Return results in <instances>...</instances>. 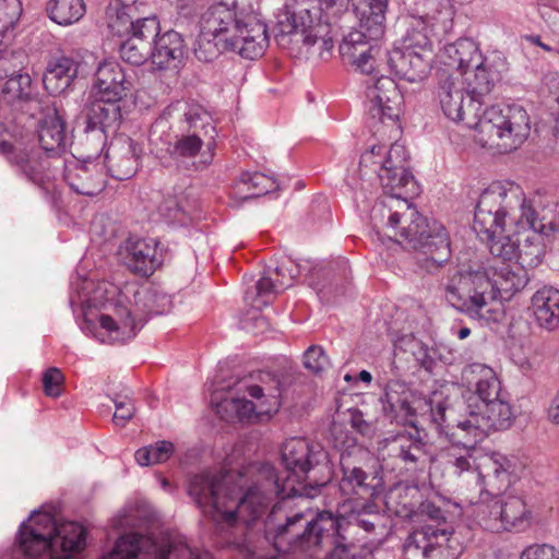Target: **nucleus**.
<instances>
[{
	"mask_svg": "<svg viewBox=\"0 0 559 559\" xmlns=\"http://www.w3.org/2000/svg\"><path fill=\"white\" fill-rule=\"evenodd\" d=\"M325 459L319 444L292 438L282 447L286 476L267 463L241 471H204L191 477L188 493L202 512L222 526L249 527L259 521L275 496H281L264 521L265 538L277 550L317 558L328 548L344 545L342 518L331 510L300 508L297 497L314 498L326 481H307Z\"/></svg>",
	"mask_w": 559,
	"mask_h": 559,
	"instance_id": "obj_1",
	"label": "nucleus"
},
{
	"mask_svg": "<svg viewBox=\"0 0 559 559\" xmlns=\"http://www.w3.org/2000/svg\"><path fill=\"white\" fill-rule=\"evenodd\" d=\"M546 235L527 230L520 238L514 257H493L501 265L469 266L451 273L444 284L445 299L455 309L481 324L502 320L503 306L498 299L510 298L530 282V269L542 264Z\"/></svg>",
	"mask_w": 559,
	"mask_h": 559,
	"instance_id": "obj_2",
	"label": "nucleus"
},
{
	"mask_svg": "<svg viewBox=\"0 0 559 559\" xmlns=\"http://www.w3.org/2000/svg\"><path fill=\"white\" fill-rule=\"evenodd\" d=\"M386 195L370 211V223L378 240L384 237L421 251L424 266L432 272L451 257L450 240L443 225L418 213L408 198L416 193V182L409 169L380 170L378 176Z\"/></svg>",
	"mask_w": 559,
	"mask_h": 559,
	"instance_id": "obj_3",
	"label": "nucleus"
},
{
	"mask_svg": "<svg viewBox=\"0 0 559 559\" xmlns=\"http://www.w3.org/2000/svg\"><path fill=\"white\" fill-rule=\"evenodd\" d=\"M558 228L557 207L537 211L513 182H492L480 193L475 207L473 229L492 257H514V249L527 230L551 236Z\"/></svg>",
	"mask_w": 559,
	"mask_h": 559,
	"instance_id": "obj_4",
	"label": "nucleus"
},
{
	"mask_svg": "<svg viewBox=\"0 0 559 559\" xmlns=\"http://www.w3.org/2000/svg\"><path fill=\"white\" fill-rule=\"evenodd\" d=\"M438 97L443 114L475 129L476 140L484 147L509 153L518 150L531 133V119L524 107L493 105L481 111L484 102L464 90L459 78L448 75L441 80Z\"/></svg>",
	"mask_w": 559,
	"mask_h": 559,
	"instance_id": "obj_5",
	"label": "nucleus"
},
{
	"mask_svg": "<svg viewBox=\"0 0 559 559\" xmlns=\"http://www.w3.org/2000/svg\"><path fill=\"white\" fill-rule=\"evenodd\" d=\"M200 36L195 56L211 61L218 52V44L246 59L263 56L269 46L266 25L250 5L240 7L237 0H221L210 5L200 16Z\"/></svg>",
	"mask_w": 559,
	"mask_h": 559,
	"instance_id": "obj_6",
	"label": "nucleus"
},
{
	"mask_svg": "<svg viewBox=\"0 0 559 559\" xmlns=\"http://www.w3.org/2000/svg\"><path fill=\"white\" fill-rule=\"evenodd\" d=\"M293 381L294 376L289 372L260 371L233 384L216 386L211 394V404L226 421L261 420L277 412Z\"/></svg>",
	"mask_w": 559,
	"mask_h": 559,
	"instance_id": "obj_7",
	"label": "nucleus"
},
{
	"mask_svg": "<svg viewBox=\"0 0 559 559\" xmlns=\"http://www.w3.org/2000/svg\"><path fill=\"white\" fill-rule=\"evenodd\" d=\"M349 15V0H287L277 16L275 37L281 41L293 35L305 45H320L323 57L334 46L341 21Z\"/></svg>",
	"mask_w": 559,
	"mask_h": 559,
	"instance_id": "obj_8",
	"label": "nucleus"
},
{
	"mask_svg": "<svg viewBox=\"0 0 559 559\" xmlns=\"http://www.w3.org/2000/svg\"><path fill=\"white\" fill-rule=\"evenodd\" d=\"M85 546V531L75 522L57 524L48 512L34 511L20 525L15 544L1 559H70Z\"/></svg>",
	"mask_w": 559,
	"mask_h": 559,
	"instance_id": "obj_9",
	"label": "nucleus"
},
{
	"mask_svg": "<svg viewBox=\"0 0 559 559\" xmlns=\"http://www.w3.org/2000/svg\"><path fill=\"white\" fill-rule=\"evenodd\" d=\"M424 404L429 407L431 421L440 433L457 440L467 437L471 442H480L492 431L510 428L514 418L507 396L485 404L444 401L433 405L432 400Z\"/></svg>",
	"mask_w": 559,
	"mask_h": 559,
	"instance_id": "obj_10",
	"label": "nucleus"
},
{
	"mask_svg": "<svg viewBox=\"0 0 559 559\" xmlns=\"http://www.w3.org/2000/svg\"><path fill=\"white\" fill-rule=\"evenodd\" d=\"M358 29L346 35L340 52L354 63L361 73H371L380 53L378 40L385 32V14L389 0H353Z\"/></svg>",
	"mask_w": 559,
	"mask_h": 559,
	"instance_id": "obj_11",
	"label": "nucleus"
},
{
	"mask_svg": "<svg viewBox=\"0 0 559 559\" xmlns=\"http://www.w3.org/2000/svg\"><path fill=\"white\" fill-rule=\"evenodd\" d=\"M516 462L501 453H491L487 456L478 474L483 479L485 490L480 492V500L473 506L472 516L477 525L491 533L503 532L502 526V498L516 477Z\"/></svg>",
	"mask_w": 559,
	"mask_h": 559,
	"instance_id": "obj_12",
	"label": "nucleus"
},
{
	"mask_svg": "<svg viewBox=\"0 0 559 559\" xmlns=\"http://www.w3.org/2000/svg\"><path fill=\"white\" fill-rule=\"evenodd\" d=\"M134 301V310L118 302L111 313L99 316L95 336L102 343H124L133 338L144 325V314H163L171 305L170 297L156 289L138 290Z\"/></svg>",
	"mask_w": 559,
	"mask_h": 559,
	"instance_id": "obj_13",
	"label": "nucleus"
},
{
	"mask_svg": "<svg viewBox=\"0 0 559 559\" xmlns=\"http://www.w3.org/2000/svg\"><path fill=\"white\" fill-rule=\"evenodd\" d=\"M425 511L431 522L407 535L403 544V559H459L465 548L461 533L444 521L441 509L428 503Z\"/></svg>",
	"mask_w": 559,
	"mask_h": 559,
	"instance_id": "obj_14",
	"label": "nucleus"
},
{
	"mask_svg": "<svg viewBox=\"0 0 559 559\" xmlns=\"http://www.w3.org/2000/svg\"><path fill=\"white\" fill-rule=\"evenodd\" d=\"M403 3L408 27L401 46L433 58L431 35L451 32L453 5L449 0H403Z\"/></svg>",
	"mask_w": 559,
	"mask_h": 559,
	"instance_id": "obj_15",
	"label": "nucleus"
},
{
	"mask_svg": "<svg viewBox=\"0 0 559 559\" xmlns=\"http://www.w3.org/2000/svg\"><path fill=\"white\" fill-rule=\"evenodd\" d=\"M185 119L190 129L194 130V133L189 135H181L174 143L170 141L169 134L164 141L163 134L168 124L165 120H156L150 131V143L156 148V155L160 157V153L166 151L169 156L178 164L188 167L190 162L199 154L202 147L201 136L197 133L199 128L205 129L211 126V117L209 114L199 106H190L185 111Z\"/></svg>",
	"mask_w": 559,
	"mask_h": 559,
	"instance_id": "obj_16",
	"label": "nucleus"
},
{
	"mask_svg": "<svg viewBox=\"0 0 559 559\" xmlns=\"http://www.w3.org/2000/svg\"><path fill=\"white\" fill-rule=\"evenodd\" d=\"M404 97L397 84L389 76H381L366 88V111L373 134H385L386 129L400 133L397 121Z\"/></svg>",
	"mask_w": 559,
	"mask_h": 559,
	"instance_id": "obj_17",
	"label": "nucleus"
},
{
	"mask_svg": "<svg viewBox=\"0 0 559 559\" xmlns=\"http://www.w3.org/2000/svg\"><path fill=\"white\" fill-rule=\"evenodd\" d=\"M186 555L192 554L185 544L158 545L151 537L133 533L120 537L104 559H177Z\"/></svg>",
	"mask_w": 559,
	"mask_h": 559,
	"instance_id": "obj_18",
	"label": "nucleus"
},
{
	"mask_svg": "<svg viewBox=\"0 0 559 559\" xmlns=\"http://www.w3.org/2000/svg\"><path fill=\"white\" fill-rule=\"evenodd\" d=\"M383 57L385 58V62L391 72L408 82H418L424 80L431 69V62L433 59L402 46L394 47L385 53L380 49V53L376 58L374 70L370 74L379 70L382 61L384 60Z\"/></svg>",
	"mask_w": 559,
	"mask_h": 559,
	"instance_id": "obj_19",
	"label": "nucleus"
},
{
	"mask_svg": "<svg viewBox=\"0 0 559 559\" xmlns=\"http://www.w3.org/2000/svg\"><path fill=\"white\" fill-rule=\"evenodd\" d=\"M63 179L73 192L87 197L98 194L106 185L104 167L95 160H67Z\"/></svg>",
	"mask_w": 559,
	"mask_h": 559,
	"instance_id": "obj_20",
	"label": "nucleus"
},
{
	"mask_svg": "<svg viewBox=\"0 0 559 559\" xmlns=\"http://www.w3.org/2000/svg\"><path fill=\"white\" fill-rule=\"evenodd\" d=\"M141 146L127 135L115 138L106 152L107 168L112 178L127 180L139 169Z\"/></svg>",
	"mask_w": 559,
	"mask_h": 559,
	"instance_id": "obj_21",
	"label": "nucleus"
},
{
	"mask_svg": "<svg viewBox=\"0 0 559 559\" xmlns=\"http://www.w3.org/2000/svg\"><path fill=\"white\" fill-rule=\"evenodd\" d=\"M463 378L473 388V394L465 403L485 404L506 397L497 372L487 365L474 362L466 366Z\"/></svg>",
	"mask_w": 559,
	"mask_h": 559,
	"instance_id": "obj_22",
	"label": "nucleus"
},
{
	"mask_svg": "<svg viewBox=\"0 0 559 559\" xmlns=\"http://www.w3.org/2000/svg\"><path fill=\"white\" fill-rule=\"evenodd\" d=\"M427 445L409 432H399L382 441L380 449L383 459L385 456L396 459L408 468L424 465L428 461Z\"/></svg>",
	"mask_w": 559,
	"mask_h": 559,
	"instance_id": "obj_23",
	"label": "nucleus"
},
{
	"mask_svg": "<svg viewBox=\"0 0 559 559\" xmlns=\"http://www.w3.org/2000/svg\"><path fill=\"white\" fill-rule=\"evenodd\" d=\"M419 403L421 400L417 399L405 383L391 381L386 385L383 411L391 420L414 425Z\"/></svg>",
	"mask_w": 559,
	"mask_h": 559,
	"instance_id": "obj_24",
	"label": "nucleus"
},
{
	"mask_svg": "<svg viewBox=\"0 0 559 559\" xmlns=\"http://www.w3.org/2000/svg\"><path fill=\"white\" fill-rule=\"evenodd\" d=\"M121 100L105 99L98 97L88 107L86 115V131L107 138L108 133H115L121 122Z\"/></svg>",
	"mask_w": 559,
	"mask_h": 559,
	"instance_id": "obj_25",
	"label": "nucleus"
},
{
	"mask_svg": "<svg viewBox=\"0 0 559 559\" xmlns=\"http://www.w3.org/2000/svg\"><path fill=\"white\" fill-rule=\"evenodd\" d=\"M131 87L132 82L117 61L105 60L98 66L94 83L98 97L122 100Z\"/></svg>",
	"mask_w": 559,
	"mask_h": 559,
	"instance_id": "obj_26",
	"label": "nucleus"
},
{
	"mask_svg": "<svg viewBox=\"0 0 559 559\" xmlns=\"http://www.w3.org/2000/svg\"><path fill=\"white\" fill-rule=\"evenodd\" d=\"M450 441H452L453 445L444 450L441 454V457L444 461L447 467L455 475L462 476L464 473L475 475V478L483 484L481 477L478 476L481 465L487 457L485 455L479 464H476V459L474 456L475 453V444L477 442L468 441L467 437L462 438L461 440L451 438L450 436H445ZM491 454H488L490 456Z\"/></svg>",
	"mask_w": 559,
	"mask_h": 559,
	"instance_id": "obj_27",
	"label": "nucleus"
},
{
	"mask_svg": "<svg viewBox=\"0 0 559 559\" xmlns=\"http://www.w3.org/2000/svg\"><path fill=\"white\" fill-rule=\"evenodd\" d=\"M186 55L182 36L176 31L159 34L152 45L151 62L158 70H178Z\"/></svg>",
	"mask_w": 559,
	"mask_h": 559,
	"instance_id": "obj_28",
	"label": "nucleus"
},
{
	"mask_svg": "<svg viewBox=\"0 0 559 559\" xmlns=\"http://www.w3.org/2000/svg\"><path fill=\"white\" fill-rule=\"evenodd\" d=\"M126 266L141 276H150L160 264L154 239H128L124 247Z\"/></svg>",
	"mask_w": 559,
	"mask_h": 559,
	"instance_id": "obj_29",
	"label": "nucleus"
},
{
	"mask_svg": "<svg viewBox=\"0 0 559 559\" xmlns=\"http://www.w3.org/2000/svg\"><path fill=\"white\" fill-rule=\"evenodd\" d=\"M38 142L40 147L53 154H60L69 143L66 122L56 108H48L38 121Z\"/></svg>",
	"mask_w": 559,
	"mask_h": 559,
	"instance_id": "obj_30",
	"label": "nucleus"
},
{
	"mask_svg": "<svg viewBox=\"0 0 559 559\" xmlns=\"http://www.w3.org/2000/svg\"><path fill=\"white\" fill-rule=\"evenodd\" d=\"M298 275V267L293 263H289V265L283 263L273 270L269 269L265 271L263 276L255 284L258 305L253 306L260 308L261 306L267 305L273 295L292 286L294 278Z\"/></svg>",
	"mask_w": 559,
	"mask_h": 559,
	"instance_id": "obj_31",
	"label": "nucleus"
},
{
	"mask_svg": "<svg viewBox=\"0 0 559 559\" xmlns=\"http://www.w3.org/2000/svg\"><path fill=\"white\" fill-rule=\"evenodd\" d=\"M537 324L547 331L559 328V290L545 286L532 297L531 304Z\"/></svg>",
	"mask_w": 559,
	"mask_h": 559,
	"instance_id": "obj_32",
	"label": "nucleus"
},
{
	"mask_svg": "<svg viewBox=\"0 0 559 559\" xmlns=\"http://www.w3.org/2000/svg\"><path fill=\"white\" fill-rule=\"evenodd\" d=\"M440 57L445 66L455 68L461 74L474 68L475 64H479L484 59L477 44L469 38H461L455 43L447 44Z\"/></svg>",
	"mask_w": 559,
	"mask_h": 559,
	"instance_id": "obj_33",
	"label": "nucleus"
},
{
	"mask_svg": "<svg viewBox=\"0 0 559 559\" xmlns=\"http://www.w3.org/2000/svg\"><path fill=\"white\" fill-rule=\"evenodd\" d=\"M78 75V63L69 57H59L49 61L43 76V84L51 95L64 93Z\"/></svg>",
	"mask_w": 559,
	"mask_h": 559,
	"instance_id": "obj_34",
	"label": "nucleus"
},
{
	"mask_svg": "<svg viewBox=\"0 0 559 559\" xmlns=\"http://www.w3.org/2000/svg\"><path fill=\"white\" fill-rule=\"evenodd\" d=\"M151 0H114L106 9V21L110 32H121L130 26V19L147 13Z\"/></svg>",
	"mask_w": 559,
	"mask_h": 559,
	"instance_id": "obj_35",
	"label": "nucleus"
},
{
	"mask_svg": "<svg viewBox=\"0 0 559 559\" xmlns=\"http://www.w3.org/2000/svg\"><path fill=\"white\" fill-rule=\"evenodd\" d=\"M418 496L417 486L407 483L395 484L385 492V509L399 518H411L418 504Z\"/></svg>",
	"mask_w": 559,
	"mask_h": 559,
	"instance_id": "obj_36",
	"label": "nucleus"
},
{
	"mask_svg": "<svg viewBox=\"0 0 559 559\" xmlns=\"http://www.w3.org/2000/svg\"><path fill=\"white\" fill-rule=\"evenodd\" d=\"M501 522L503 532H524L532 525L533 513L523 498L509 496L502 499Z\"/></svg>",
	"mask_w": 559,
	"mask_h": 559,
	"instance_id": "obj_37",
	"label": "nucleus"
},
{
	"mask_svg": "<svg viewBox=\"0 0 559 559\" xmlns=\"http://www.w3.org/2000/svg\"><path fill=\"white\" fill-rule=\"evenodd\" d=\"M342 477L338 483V490L344 497L357 496L362 499L374 495V487L369 484V475L360 467L347 466L343 461Z\"/></svg>",
	"mask_w": 559,
	"mask_h": 559,
	"instance_id": "obj_38",
	"label": "nucleus"
},
{
	"mask_svg": "<svg viewBox=\"0 0 559 559\" xmlns=\"http://www.w3.org/2000/svg\"><path fill=\"white\" fill-rule=\"evenodd\" d=\"M462 75L464 76L468 93L474 98L483 102L484 97L491 92L495 83L499 80V75L485 64L484 59L480 60L479 64H475L474 68Z\"/></svg>",
	"mask_w": 559,
	"mask_h": 559,
	"instance_id": "obj_39",
	"label": "nucleus"
},
{
	"mask_svg": "<svg viewBox=\"0 0 559 559\" xmlns=\"http://www.w3.org/2000/svg\"><path fill=\"white\" fill-rule=\"evenodd\" d=\"M190 197V193H182L166 198L159 207L162 214L174 224H189L197 209V201Z\"/></svg>",
	"mask_w": 559,
	"mask_h": 559,
	"instance_id": "obj_40",
	"label": "nucleus"
},
{
	"mask_svg": "<svg viewBox=\"0 0 559 559\" xmlns=\"http://www.w3.org/2000/svg\"><path fill=\"white\" fill-rule=\"evenodd\" d=\"M48 17L62 26L79 22L85 14L83 0H49L46 4Z\"/></svg>",
	"mask_w": 559,
	"mask_h": 559,
	"instance_id": "obj_41",
	"label": "nucleus"
},
{
	"mask_svg": "<svg viewBox=\"0 0 559 559\" xmlns=\"http://www.w3.org/2000/svg\"><path fill=\"white\" fill-rule=\"evenodd\" d=\"M124 27L126 29H121V32L111 33L117 36H131L138 40H146L150 46L154 44L160 31L159 21L153 15L145 17L135 16V19H130V26Z\"/></svg>",
	"mask_w": 559,
	"mask_h": 559,
	"instance_id": "obj_42",
	"label": "nucleus"
},
{
	"mask_svg": "<svg viewBox=\"0 0 559 559\" xmlns=\"http://www.w3.org/2000/svg\"><path fill=\"white\" fill-rule=\"evenodd\" d=\"M276 187L275 180L262 173H243L238 183V189L247 192L246 198L264 195L275 190Z\"/></svg>",
	"mask_w": 559,
	"mask_h": 559,
	"instance_id": "obj_43",
	"label": "nucleus"
},
{
	"mask_svg": "<svg viewBox=\"0 0 559 559\" xmlns=\"http://www.w3.org/2000/svg\"><path fill=\"white\" fill-rule=\"evenodd\" d=\"M119 53L124 62L132 66H142L151 59L152 46H150L146 40H138L136 38L128 36V38L120 44Z\"/></svg>",
	"mask_w": 559,
	"mask_h": 559,
	"instance_id": "obj_44",
	"label": "nucleus"
},
{
	"mask_svg": "<svg viewBox=\"0 0 559 559\" xmlns=\"http://www.w3.org/2000/svg\"><path fill=\"white\" fill-rule=\"evenodd\" d=\"M174 444L170 441L163 440L139 449L134 459L141 466L160 464L166 462L174 454Z\"/></svg>",
	"mask_w": 559,
	"mask_h": 559,
	"instance_id": "obj_45",
	"label": "nucleus"
},
{
	"mask_svg": "<svg viewBox=\"0 0 559 559\" xmlns=\"http://www.w3.org/2000/svg\"><path fill=\"white\" fill-rule=\"evenodd\" d=\"M408 154L405 146L400 142L391 144L386 151L383 145V164H381L380 170L385 168L390 169H408L407 165Z\"/></svg>",
	"mask_w": 559,
	"mask_h": 559,
	"instance_id": "obj_46",
	"label": "nucleus"
},
{
	"mask_svg": "<svg viewBox=\"0 0 559 559\" xmlns=\"http://www.w3.org/2000/svg\"><path fill=\"white\" fill-rule=\"evenodd\" d=\"M3 92L15 98L25 99L32 93V79L28 73H13L7 80Z\"/></svg>",
	"mask_w": 559,
	"mask_h": 559,
	"instance_id": "obj_47",
	"label": "nucleus"
},
{
	"mask_svg": "<svg viewBox=\"0 0 559 559\" xmlns=\"http://www.w3.org/2000/svg\"><path fill=\"white\" fill-rule=\"evenodd\" d=\"M22 14L20 0H0V33L4 34L12 28Z\"/></svg>",
	"mask_w": 559,
	"mask_h": 559,
	"instance_id": "obj_48",
	"label": "nucleus"
},
{
	"mask_svg": "<svg viewBox=\"0 0 559 559\" xmlns=\"http://www.w3.org/2000/svg\"><path fill=\"white\" fill-rule=\"evenodd\" d=\"M330 366L329 357L319 345H311L304 354V367L313 374H320Z\"/></svg>",
	"mask_w": 559,
	"mask_h": 559,
	"instance_id": "obj_49",
	"label": "nucleus"
},
{
	"mask_svg": "<svg viewBox=\"0 0 559 559\" xmlns=\"http://www.w3.org/2000/svg\"><path fill=\"white\" fill-rule=\"evenodd\" d=\"M372 506H365L362 511L353 513L350 515V523L364 528L366 532H373L376 526L381 521L378 512L371 511Z\"/></svg>",
	"mask_w": 559,
	"mask_h": 559,
	"instance_id": "obj_50",
	"label": "nucleus"
},
{
	"mask_svg": "<svg viewBox=\"0 0 559 559\" xmlns=\"http://www.w3.org/2000/svg\"><path fill=\"white\" fill-rule=\"evenodd\" d=\"M63 374L58 368H48L43 374V386L46 395L58 397L61 395Z\"/></svg>",
	"mask_w": 559,
	"mask_h": 559,
	"instance_id": "obj_51",
	"label": "nucleus"
},
{
	"mask_svg": "<svg viewBox=\"0 0 559 559\" xmlns=\"http://www.w3.org/2000/svg\"><path fill=\"white\" fill-rule=\"evenodd\" d=\"M520 559H559V550L549 544H533L521 552Z\"/></svg>",
	"mask_w": 559,
	"mask_h": 559,
	"instance_id": "obj_52",
	"label": "nucleus"
},
{
	"mask_svg": "<svg viewBox=\"0 0 559 559\" xmlns=\"http://www.w3.org/2000/svg\"><path fill=\"white\" fill-rule=\"evenodd\" d=\"M381 164H383V145L372 144L360 156V167L370 168L378 176Z\"/></svg>",
	"mask_w": 559,
	"mask_h": 559,
	"instance_id": "obj_53",
	"label": "nucleus"
},
{
	"mask_svg": "<svg viewBox=\"0 0 559 559\" xmlns=\"http://www.w3.org/2000/svg\"><path fill=\"white\" fill-rule=\"evenodd\" d=\"M115 414H114V423L117 426L124 427L127 423L134 416L135 407L134 403L128 396H124L122 400H115Z\"/></svg>",
	"mask_w": 559,
	"mask_h": 559,
	"instance_id": "obj_54",
	"label": "nucleus"
},
{
	"mask_svg": "<svg viewBox=\"0 0 559 559\" xmlns=\"http://www.w3.org/2000/svg\"><path fill=\"white\" fill-rule=\"evenodd\" d=\"M349 424L362 436H370L373 432L372 424L365 419L362 412L359 409H349Z\"/></svg>",
	"mask_w": 559,
	"mask_h": 559,
	"instance_id": "obj_55",
	"label": "nucleus"
},
{
	"mask_svg": "<svg viewBox=\"0 0 559 559\" xmlns=\"http://www.w3.org/2000/svg\"><path fill=\"white\" fill-rule=\"evenodd\" d=\"M176 9L180 16L190 19L197 13V0H177Z\"/></svg>",
	"mask_w": 559,
	"mask_h": 559,
	"instance_id": "obj_56",
	"label": "nucleus"
},
{
	"mask_svg": "<svg viewBox=\"0 0 559 559\" xmlns=\"http://www.w3.org/2000/svg\"><path fill=\"white\" fill-rule=\"evenodd\" d=\"M326 559H364V558L357 557L345 545H337L335 548H333L329 552V556Z\"/></svg>",
	"mask_w": 559,
	"mask_h": 559,
	"instance_id": "obj_57",
	"label": "nucleus"
},
{
	"mask_svg": "<svg viewBox=\"0 0 559 559\" xmlns=\"http://www.w3.org/2000/svg\"><path fill=\"white\" fill-rule=\"evenodd\" d=\"M548 418L551 423L559 424V392L554 397L548 408Z\"/></svg>",
	"mask_w": 559,
	"mask_h": 559,
	"instance_id": "obj_58",
	"label": "nucleus"
},
{
	"mask_svg": "<svg viewBox=\"0 0 559 559\" xmlns=\"http://www.w3.org/2000/svg\"><path fill=\"white\" fill-rule=\"evenodd\" d=\"M413 342V347L418 348V353L414 352V355L416 356V359L421 362V365H425L426 359L428 358V352L427 348L420 343L415 340Z\"/></svg>",
	"mask_w": 559,
	"mask_h": 559,
	"instance_id": "obj_59",
	"label": "nucleus"
},
{
	"mask_svg": "<svg viewBox=\"0 0 559 559\" xmlns=\"http://www.w3.org/2000/svg\"><path fill=\"white\" fill-rule=\"evenodd\" d=\"M358 378L365 383H370L372 380L371 373L367 370H361L358 374Z\"/></svg>",
	"mask_w": 559,
	"mask_h": 559,
	"instance_id": "obj_60",
	"label": "nucleus"
},
{
	"mask_svg": "<svg viewBox=\"0 0 559 559\" xmlns=\"http://www.w3.org/2000/svg\"><path fill=\"white\" fill-rule=\"evenodd\" d=\"M471 334V330L468 328H461L457 332V337L460 340L466 338Z\"/></svg>",
	"mask_w": 559,
	"mask_h": 559,
	"instance_id": "obj_61",
	"label": "nucleus"
},
{
	"mask_svg": "<svg viewBox=\"0 0 559 559\" xmlns=\"http://www.w3.org/2000/svg\"><path fill=\"white\" fill-rule=\"evenodd\" d=\"M534 43H535L536 45H538L540 48H543L544 50H546V51H551V50H552V48H551L550 46H548V45H546V44L542 43V41H540V39H539V37H537V38L534 40Z\"/></svg>",
	"mask_w": 559,
	"mask_h": 559,
	"instance_id": "obj_62",
	"label": "nucleus"
},
{
	"mask_svg": "<svg viewBox=\"0 0 559 559\" xmlns=\"http://www.w3.org/2000/svg\"><path fill=\"white\" fill-rule=\"evenodd\" d=\"M160 485L165 490H169L171 487L170 483L166 478L160 479Z\"/></svg>",
	"mask_w": 559,
	"mask_h": 559,
	"instance_id": "obj_63",
	"label": "nucleus"
},
{
	"mask_svg": "<svg viewBox=\"0 0 559 559\" xmlns=\"http://www.w3.org/2000/svg\"><path fill=\"white\" fill-rule=\"evenodd\" d=\"M245 299H246L247 301H248L249 299H251V296H250V294H249L248 292L246 293Z\"/></svg>",
	"mask_w": 559,
	"mask_h": 559,
	"instance_id": "obj_64",
	"label": "nucleus"
}]
</instances>
